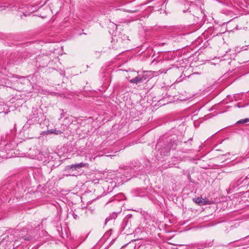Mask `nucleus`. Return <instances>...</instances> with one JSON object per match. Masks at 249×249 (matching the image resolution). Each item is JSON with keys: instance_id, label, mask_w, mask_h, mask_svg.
I'll return each mask as SVG.
<instances>
[{"instance_id": "4", "label": "nucleus", "mask_w": 249, "mask_h": 249, "mask_svg": "<svg viewBox=\"0 0 249 249\" xmlns=\"http://www.w3.org/2000/svg\"><path fill=\"white\" fill-rule=\"evenodd\" d=\"M48 132L49 134H54L56 135L60 134L62 133V132L60 130H56V129H50L48 131Z\"/></svg>"}, {"instance_id": "2", "label": "nucleus", "mask_w": 249, "mask_h": 249, "mask_svg": "<svg viewBox=\"0 0 249 249\" xmlns=\"http://www.w3.org/2000/svg\"><path fill=\"white\" fill-rule=\"evenodd\" d=\"M193 201L196 203L198 204L199 206H202L209 204L207 201H206L204 199L200 198L199 197L193 198Z\"/></svg>"}, {"instance_id": "6", "label": "nucleus", "mask_w": 249, "mask_h": 249, "mask_svg": "<svg viewBox=\"0 0 249 249\" xmlns=\"http://www.w3.org/2000/svg\"><path fill=\"white\" fill-rule=\"evenodd\" d=\"M248 122H249V118H246V119H242V120H239V121H238L237 122V123H238V124H244V123H248Z\"/></svg>"}, {"instance_id": "3", "label": "nucleus", "mask_w": 249, "mask_h": 249, "mask_svg": "<svg viewBox=\"0 0 249 249\" xmlns=\"http://www.w3.org/2000/svg\"><path fill=\"white\" fill-rule=\"evenodd\" d=\"M142 78L141 76H137L135 77L133 79H132L130 80V82L131 83H135V84H138L139 83H140L142 81Z\"/></svg>"}, {"instance_id": "7", "label": "nucleus", "mask_w": 249, "mask_h": 249, "mask_svg": "<svg viewBox=\"0 0 249 249\" xmlns=\"http://www.w3.org/2000/svg\"><path fill=\"white\" fill-rule=\"evenodd\" d=\"M79 166H80V168L85 167H87L89 166V164L88 163H83V162H81V163H79Z\"/></svg>"}, {"instance_id": "5", "label": "nucleus", "mask_w": 249, "mask_h": 249, "mask_svg": "<svg viewBox=\"0 0 249 249\" xmlns=\"http://www.w3.org/2000/svg\"><path fill=\"white\" fill-rule=\"evenodd\" d=\"M67 168H69V169H74L75 170L80 168L79 163L76 164H71L70 166H68Z\"/></svg>"}, {"instance_id": "1", "label": "nucleus", "mask_w": 249, "mask_h": 249, "mask_svg": "<svg viewBox=\"0 0 249 249\" xmlns=\"http://www.w3.org/2000/svg\"><path fill=\"white\" fill-rule=\"evenodd\" d=\"M236 184L237 187H246L249 184V178L247 176L244 178H240L237 180Z\"/></svg>"}]
</instances>
